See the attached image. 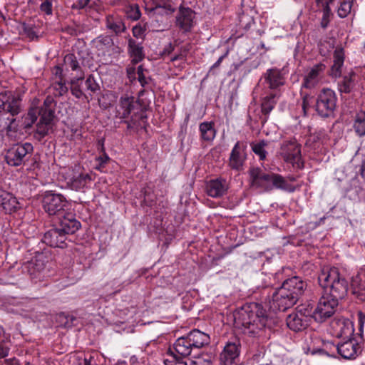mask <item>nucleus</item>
<instances>
[{
    "mask_svg": "<svg viewBox=\"0 0 365 365\" xmlns=\"http://www.w3.org/2000/svg\"><path fill=\"white\" fill-rule=\"evenodd\" d=\"M143 34V29L140 26H135L133 28V34L136 38H140Z\"/></svg>",
    "mask_w": 365,
    "mask_h": 365,
    "instance_id": "bf43d9fd",
    "label": "nucleus"
},
{
    "mask_svg": "<svg viewBox=\"0 0 365 365\" xmlns=\"http://www.w3.org/2000/svg\"><path fill=\"white\" fill-rule=\"evenodd\" d=\"M85 85L86 89L91 91V93H96L100 88L99 85L96 83L94 77L92 75H90L87 78L85 82Z\"/></svg>",
    "mask_w": 365,
    "mask_h": 365,
    "instance_id": "de8ad7c7",
    "label": "nucleus"
},
{
    "mask_svg": "<svg viewBox=\"0 0 365 365\" xmlns=\"http://www.w3.org/2000/svg\"><path fill=\"white\" fill-rule=\"evenodd\" d=\"M250 185L252 187L270 191L273 188L281 189L288 192H294V187L289 184L280 175L267 173L259 168L250 170Z\"/></svg>",
    "mask_w": 365,
    "mask_h": 365,
    "instance_id": "20e7f679",
    "label": "nucleus"
},
{
    "mask_svg": "<svg viewBox=\"0 0 365 365\" xmlns=\"http://www.w3.org/2000/svg\"><path fill=\"white\" fill-rule=\"evenodd\" d=\"M64 63L66 68H71L73 71H77L80 68L76 57L71 53L66 55L64 57Z\"/></svg>",
    "mask_w": 365,
    "mask_h": 365,
    "instance_id": "37998d69",
    "label": "nucleus"
},
{
    "mask_svg": "<svg viewBox=\"0 0 365 365\" xmlns=\"http://www.w3.org/2000/svg\"><path fill=\"white\" fill-rule=\"evenodd\" d=\"M268 143L266 140H260L259 142L251 144L252 151L261 160H264L267 157L266 147Z\"/></svg>",
    "mask_w": 365,
    "mask_h": 365,
    "instance_id": "ea45409f",
    "label": "nucleus"
},
{
    "mask_svg": "<svg viewBox=\"0 0 365 365\" xmlns=\"http://www.w3.org/2000/svg\"><path fill=\"white\" fill-rule=\"evenodd\" d=\"M280 154L284 161L292 164L294 168L302 169L304 168L301 145L295 139L284 141L281 145Z\"/></svg>",
    "mask_w": 365,
    "mask_h": 365,
    "instance_id": "0eeeda50",
    "label": "nucleus"
},
{
    "mask_svg": "<svg viewBox=\"0 0 365 365\" xmlns=\"http://www.w3.org/2000/svg\"><path fill=\"white\" fill-rule=\"evenodd\" d=\"M247 145L242 142H237L234 145L229 158V166L235 170H241L247 159Z\"/></svg>",
    "mask_w": 365,
    "mask_h": 365,
    "instance_id": "4468645a",
    "label": "nucleus"
},
{
    "mask_svg": "<svg viewBox=\"0 0 365 365\" xmlns=\"http://www.w3.org/2000/svg\"><path fill=\"white\" fill-rule=\"evenodd\" d=\"M296 303L294 297L291 296L287 291L280 287L272 294V300L269 301V308L274 312H284Z\"/></svg>",
    "mask_w": 365,
    "mask_h": 365,
    "instance_id": "1a4fd4ad",
    "label": "nucleus"
},
{
    "mask_svg": "<svg viewBox=\"0 0 365 365\" xmlns=\"http://www.w3.org/2000/svg\"><path fill=\"white\" fill-rule=\"evenodd\" d=\"M137 74L138 81L141 84L143 87H144L146 84L148 83V80L145 78L143 74V68L142 66H139L137 69Z\"/></svg>",
    "mask_w": 365,
    "mask_h": 365,
    "instance_id": "864d4df0",
    "label": "nucleus"
},
{
    "mask_svg": "<svg viewBox=\"0 0 365 365\" xmlns=\"http://www.w3.org/2000/svg\"><path fill=\"white\" fill-rule=\"evenodd\" d=\"M338 354L345 359H354L361 352L360 344L354 339L339 343L336 346Z\"/></svg>",
    "mask_w": 365,
    "mask_h": 365,
    "instance_id": "dca6fc26",
    "label": "nucleus"
},
{
    "mask_svg": "<svg viewBox=\"0 0 365 365\" xmlns=\"http://www.w3.org/2000/svg\"><path fill=\"white\" fill-rule=\"evenodd\" d=\"M263 78L267 87L272 90L279 91L286 81L285 73L277 68L267 69L264 73Z\"/></svg>",
    "mask_w": 365,
    "mask_h": 365,
    "instance_id": "f3484780",
    "label": "nucleus"
},
{
    "mask_svg": "<svg viewBox=\"0 0 365 365\" xmlns=\"http://www.w3.org/2000/svg\"><path fill=\"white\" fill-rule=\"evenodd\" d=\"M355 73L350 72L343 78V81L339 84V90L341 93H349L355 86Z\"/></svg>",
    "mask_w": 365,
    "mask_h": 365,
    "instance_id": "e433bc0d",
    "label": "nucleus"
},
{
    "mask_svg": "<svg viewBox=\"0 0 365 365\" xmlns=\"http://www.w3.org/2000/svg\"><path fill=\"white\" fill-rule=\"evenodd\" d=\"M190 45H186L181 47L180 52L179 54L175 55L170 58L171 61H175L177 60H185L187 53L190 51Z\"/></svg>",
    "mask_w": 365,
    "mask_h": 365,
    "instance_id": "8fccbe9b",
    "label": "nucleus"
},
{
    "mask_svg": "<svg viewBox=\"0 0 365 365\" xmlns=\"http://www.w3.org/2000/svg\"><path fill=\"white\" fill-rule=\"evenodd\" d=\"M240 354L238 344L228 342L220 354V361L223 365H232Z\"/></svg>",
    "mask_w": 365,
    "mask_h": 365,
    "instance_id": "bb28decb",
    "label": "nucleus"
},
{
    "mask_svg": "<svg viewBox=\"0 0 365 365\" xmlns=\"http://www.w3.org/2000/svg\"><path fill=\"white\" fill-rule=\"evenodd\" d=\"M281 287L287 291L291 296L294 297V299L297 302L304 292L306 283L299 277H292L286 279Z\"/></svg>",
    "mask_w": 365,
    "mask_h": 365,
    "instance_id": "aec40b11",
    "label": "nucleus"
},
{
    "mask_svg": "<svg viewBox=\"0 0 365 365\" xmlns=\"http://www.w3.org/2000/svg\"><path fill=\"white\" fill-rule=\"evenodd\" d=\"M54 113L51 109H46L41 113L39 121L36 124L34 137L38 140L48 135L53 130Z\"/></svg>",
    "mask_w": 365,
    "mask_h": 365,
    "instance_id": "f8f14e48",
    "label": "nucleus"
},
{
    "mask_svg": "<svg viewBox=\"0 0 365 365\" xmlns=\"http://www.w3.org/2000/svg\"><path fill=\"white\" fill-rule=\"evenodd\" d=\"M311 312L303 307H299L297 312L289 314L286 319L287 327L295 332L305 329L309 322Z\"/></svg>",
    "mask_w": 365,
    "mask_h": 365,
    "instance_id": "9d476101",
    "label": "nucleus"
},
{
    "mask_svg": "<svg viewBox=\"0 0 365 365\" xmlns=\"http://www.w3.org/2000/svg\"><path fill=\"white\" fill-rule=\"evenodd\" d=\"M318 280L324 289L323 293L337 300L346 295L349 282L336 267H323Z\"/></svg>",
    "mask_w": 365,
    "mask_h": 365,
    "instance_id": "f03ea898",
    "label": "nucleus"
},
{
    "mask_svg": "<svg viewBox=\"0 0 365 365\" xmlns=\"http://www.w3.org/2000/svg\"><path fill=\"white\" fill-rule=\"evenodd\" d=\"M110 158L106 153H103L102 155L96 158V161L98 164L96 165V169L98 170H102L104 168V165L109 161Z\"/></svg>",
    "mask_w": 365,
    "mask_h": 365,
    "instance_id": "603ef678",
    "label": "nucleus"
},
{
    "mask_svg": "<svg viewBox=\"0 0 365 365\" xmlns=\"http://www.w3.org/2000/svg\"><path fill=\"white\" fill-rule=\"evenodd\" d=\"M138 106V102L133 96L128 94L122 96L117 106L116 117L121 119L128 118Z\"/></svg>",
    "mask_w": 365,
    "mask_h": 365,
    "instance_id": "6ab92c4d",
    "label": "nucleus"
},
{
    "mask_svg": "<svg viewBox=\"0 0 365 365\" xmlns=\"http://www.w3.org/2000/svg\"><path fill=\"white\" fill-rule=\"evenodd\" d=\"M94 43L98 50H104L113 44V39L109 36H101L94 41Z\"/></svg>",
    "mask_w": 365,
    "mask_h": 365,
    "instance_id": "a19ab883",
    "label": "nucleus"
},
{
    "mask_svg": "<svg viewBox=\"0 0 365 365\" xmlns=\"http://www.w3.org/2000/svg\"><path fill=\"white\" fill-rule=\"evenodd\" d=\"M66 198L61 194L46 192L43 200L44 210L50 215H56L62 211L66 205Z\"/></svg>",
    "mask_w": 365,
    "mask_h": 365,
    "instance_id": "9b49d317",
    "label": "nucleus"
},
{
    "mask_svg": "<svg viewBox=\"0 0 365 365\" xmlns=\"http://www.w3.org/2000/svg\"><path fill=\"white\" fill-rule=\"evenodd\" d=\"M173 51V46L171 43H169L163 50V54H170Z\"/></svg>",
    "mask_w": 365,
    "mask_h": 365,
    "instance_id": "e2e57ef3",
    "label": "nucleus"
},
{
    "mask_svg": "<svg viewBox=\"0 0 365 365\" xmlns=\"http://www.w3.org/2000/svg\"><path fill=\"white\" fill-rule=\"evenodd\" d=\"M91 1V0H77L72 6L73 9H84Z\"/></svg>",
    "mask_w": 365,
    "mask_h": 365,
    "instance_id": "5fc2aeb1",
    "label": "nucleus"
},
{
    "mask_svg": "<svg viewBox=\"0 0 365 365\" xmlns=\"http://www.w3.org/2000/svg\"><path fill=\"white\" fill-rule=\"evenodd\" d=\"M78 365H91V364L88 360L85 359L82 361L79 362Z\"/></svg>",
    "mask_w": 365,
    "mask_h": 365,
    "instance_id": "338daca9",
    "label": "nucleus"
},
{
    "mask_svg": "<svg viewBox=\"0 0 365 365\" xmlns=\"http://www.w3.org/2000/svg\"><path fill=\"white\" fill-rule=\"evenodd\" d=\"M0 206L6 213H12L19 208V203L11 193L0 190Z\"/></svg>",
    "mask_w": 365,
    "mask_h": 365,
    "instance_id": "393cba45",
    "label": "nucleus"
},
{
    "mask_svg": "<svg viewBox=\"0 0 365 365\" xmlns=\"http://www.w3.org/2000/svg\"><path fill=\"white\" fill-rule=\"evenodd\" d=\"M106 29L115 36H119L126 31V26L123 16L118 14L106 15L105 18Z\"/></svg>",
    "mask_w": 365,
    "mask_h": 365,
    "instance_id": "412c9836",
    "label": "nucleus"
},
{
    "mask_svg": "<svg viewBox=\"0 0 365 365\" xmlns=\"http://www.w3.org/2000/svg\"><path fill=\"white\" fill-rule=\"evenodd\" d=\"M344 61V53L343 49H336L334 53V64L331 66L330 73L332 77L337 78L341 76Z\"/></svg>",
    "mask_w": 365,
    "mask_h": 365,
    "instance_id": "72a5a7b5",
    "label": "nucleus"
},
{
    "mask_svg": "<svg viewBox=\"0 0 365 365\" xmlns=\"http://www.w3.org/2000/svg\"><path fill=\"white\" fill-rule=\"evenodd\" d=\"M128 52L133 64L139 63L144 58L143 46L135 39L130 37L128 38Z\"/></svg>",
    "mask_w": 365,
    "mask_h": 365,
    "instance_id": "2f4dec72",
    "label": "nucleus"
},
{
    "mask_svg": "<svg viewBox=\"0 0 365 365\" xmlns=\"http://www.w3.org/2000/svg\"><path fill=\"white\" fill-rule=\"evenodd\" d=\"M5 363L6 365H32L29 362H25L24 364H22L20 363L19 360L16 358L6 359Z\"/></svg>",
    "mask_w": 365,
    "mask_h": 365,
    "instance_id": "6e6d98bb",
    "label": "nucleus"
},
{
    "mask_svg": "<svg viewBox=\"0 0 365 365\" xmlns=\"http://www.w3.org/2000/svg\"><path fill=\"white\" fill-rule=\"evenodd\" d=\"M353 0H343L337 10L340 18L346 17L351 11Z\"/></svg>",
    "mask_w": 365,
    "mask_h": 365,
    "instance_id": "79ce46f5",
    "label": "nucleus"
},
{
    "mask_svg": "<svg viewBox=\"0 0 365 365\" xmlns=\"http://www.w3.org/2000/svg\"><path fill=\"white\" fill-rule=\"evenodd\" d=\"M54 0H44L40 5V11L43 14L51 16L53 14V1Z\"/></svg>",
    "mask_w": 365,
    "mask_h": 365,
    "instance_id": "49530a36",
    "label": "nucleus"
},
{
    "mask_svg": "<svg viewBox=\"0 0 365 365\" xmlns=\"http://www.w3.org/2000/svg\"><path fill=\"white\" fill-rule=\"evenodd\" d=\"M92 180L91 175L88 173H80L71 178L68 183L72 190L81 191L84 188H86Z\"/></svg>",
    "mask_w": 365,
    "mask_h": 365,
    "instance_id": "7c9ffc66",
    "label": "nucleus"
},
{
    "mask_svg": "<svg viewBox=\"0 0 365 365\" xmlns=\"http://www.w3.org/2000/svg\"><path fill=\"white\" fill-rule=\"evenodd\" d=\"M199 130L202 140L211 142L216 135V130L212 122H203L200 124Z\"/></svg>",
    "mask_w": 365,
    "mask_h": 365,
    "instance_id": "f704fd0d",
    "label": "nucleus"
},
{
    "mask_svg": "<svg viewBox=\"0 0 365 365\" xmlns=\"http://www.w3.org/2000/svg\"><path fill=\"white\" fill-rule=\"evenodd\" d=\"M165 365H210L211 361L210 359H203L202 358H197L195 360H191L187 364L180 357H178L173 352L170 354V358L164 359Z\"/></svg>",
    "mask_w": 365,
    "mask_h": 365,
    "instance_id": "473e14b6",
    "label": "nucleus"
},
{
    "mask_svg": "<svg viewBox=\"0 0 365 365\" xmlns=\"http://www.w3.org/2000/svg\"><path fill=\"white\" fill-rule=\"evenodd\" d=\"M40 114V111L38 108H31L29 110L28 113L24 115L21 121L16 120L12 116V118L8 120H10L9 124L7 125V131H16L20 128L28 129L31 127V125L36 121L38 115Z\"/></svg>",
    "mask_w": 365,
    "mask_h": 365,
    "instance_id": "2eb2a0df",
    "label": "nucleus"
},
{
    "mask_svg": "<svg viewBox=\"0 0 365 365\" xmlns=\"http://www.w3.org/2000/svg\"><path fill=\"white\" fill-rule=\"evenodd\" d=\"M312 103V97L310 94L309 93H304V96L302 97V108L304 112V115H307V112L311 107Z\"/></svg>",
    "mask_w": 365,
    "mask_h": 365,
    "instance_id": "09e8293b",
    "label": "nucleus"
},
{
    "mask_svg": "<svg viewBox=\"0 0 365 365\" xmlns=\"http://www.w3.org/2000/svg\"><path fill=\"white\" fill-rule=\"evenodd\" d=\"M354 130L359 136L365 135V110L356 113L354 125Z\"/></svg>",
    "mask_w": 365,
    "mask_h": 365,
    "instance_id": "4c0bfd02",
    "label": "nucleus"
},
{
    "mask_svg": "<svg viewBox=\"0 0 365 365\" xmlns=\"http://www.w3.org/2000/svg\"><path fill=\"white\" fill-rule=\"evenodd\" d=\"M33 150L34 147L30 143L15 144L7 150L5 160L11 166H19L28 160Z\"/></svg>",
    "mask_w": 365,
    "mask_h": 365,
    "instance_id": "6e6552de",
    "label": "nucleus"
},
{
    "mask_svg": "<svg viewBox=\"0 0 365 365\" xmlns=\"http://www.w3.org/2000/svg\"><path fill=\"white\" fill-rule=\"evenodd\" d=\"M225 55L221 56L218 60L212 66L210 70V73L213 72L214 69L218 68L224 59Z\"/></svg>",
    "mask_w": 365,
    "mask_h": 365,
    "instance_id": "052dcab7",
    "label": "nucleus"
},
{
    "mask_svg": "<svg viewBox=\"0 0 365 365\" xmlns=\"http://www.w3.org/2000/svg\"><path fill=\"white\" fill-rule=\"evenodd\" d=\"M194 13L190 8H180L177 16L178 25L185 31L193 26Z\"/></svg>",
    "mask_w": 365,
    "mask_h": 365,
    "instance_id": "c85d7f7f",
    "label": "nucleus"
},
{
    "mask_svg": "<svg viewBox=\"0 0 365 365\" xmlns=\"http://www.w3.org/2000/svg\"><path fill=\"white\" fill-rule=\"evenodd\" d=\"M360 281H361V279L359 276H356L355 277H353L351 284L352 294L354 295H355L359 300L364 301L365 300V290L359 284Z\"/></svg>",
    "mask_w": 365,
    "mask_h": 365,
    "instance_id": "58836bf2",
    "label": "nucleus"
},
{
    "mask_svg": "<svg viewBox=\"0 0 365 365\" xmlns=\"http://www.w3.org/2000/svg\"><path fill=\"white\" fill-rule=\"evenodd\" d=\"M234 322L236 327L255 334L266 326L265 310L258 303L247 304L234 313Z\"/></svg>",
    "mask_w": 365,
    "mask_h": 365,
    "instance_id": "f257e3e1",
    "label": "nucleus"
},
{
    "mask_svg": "<svg viewBox=\"0 0 365 365\" xmlns=\"http://www.w3.org/2000/svg\"><path fill=\"white\" fill-rule=\"evenodd\" d=\"M141 14L138 6H135L133 9H132L130 14V18L133 20H138L140 18Z\"/></svg>",
    "mask_w": 365,
    "mask_h": 365,
    "instance_id": "13d9d810",
    "label": "nucleus"
},
{
    "mask_svg": "<svg viewBox=\"0 0 365 365\" xmlns=\"http://www.w3.org/2000/svg\"><path fill=\"white\" fill-rule=\"evenodd\" d=\"M42 240L50 247L63 248L66 246L67 236L56 225L46 232Z\"/></svg>",
    "mask_w": 365,
    "mask_h": 365,
    "instance_id": "a211bd4d",
    "label": "nucleus"
},
{
    "mask_svg": "<svg viewBox=\"0 0 365 365\" xmlns=\"http://www.w3.org/2000/svg\"><path fill=\"white\" fill-rule=\"evenodd\" d=\"M337 97L335 92L329 88H324L317 96L315 110L322 118L334 116L336 108Z\"/></svg>",
    "mask_w": 365,
    "mask_h": 365,
    "instance_id": "39448f33",
    "label": "nucleus"
},
{
    "mask_svg": "<svg viewBox=\"0 0 365 365\" xmlns=\"http://www.w3.org/2000/svg\"><path fill=\"white\" fill-rule=\"evenodd\" d=\"M53 95L55 96H62L68 91L66 84L61 81L56 82L53 85Z\"/></svg>",
    "mask_w": 365,
    "mask_h": 365,
    "instance_id": "a18cd8bd",
    "label": "nucleus"
},
{
    "mask_svg": "<svg viewBox=\"0 0 365 365\" xmlns=\"http://www.w3.org/2000/svg\"><path fill=\"white\" fill-rule=\"evenodd\" d=\"M9 113L13 117L20 112V108L16 101L6 93H0V113Z\"/></svg>",
    "mask_w": 365,
    "mask_h": 365,
    "instance_id": "cd10ccee",
    "label": "nucleus"
},
{
    "mask_svg": "<svg viewBox=\"0 0 365 365\" xmlns=\"http://www.w3.org/2000/svg\"><path fill=\"white\" fill-rule=\"evenodd\" d=\"M66 319H67V322L66 324V327H71L73 325H76V323L74 322L76 321V318L75 317H73L72 315H68L66 317Z\"/></svg>",
    "mask_w": 365,
    "mask_h": 365,
    "instance_id": "680f3d73",
    "label": "nucleus"
},
{
    "mask_svg": "<svg viewBox=\"0 0 365 365\" xmlns=\"http://www.w3.org/2000/svg\"><path fill=\"white\" fill-rule=\"evenodd\" d=\"M57 226L68 237V235H72L79 230L81 223L73 215L68 213L60 219Z\"/></svg>",
    "mask_w": 365,
    "mask_h": 365,
    "instance_id": "b1692460",
    "label": "nucleus"
},
{
    "mask_svg": "<svg viewBox=\"0 0 365 365\" xmlns=\"http://www.w3.org/2000/svg\"><path fill=\"white\" fill-rule=\"evenodd\" d=\"M338 305L339 300L322 293L316 308L311 312V317L317 322L322 323L334 315Z\"/></svg>",
    "mask_w": 365,
    "mask_h": 365,
    "instance_id": "423d86ee",
    "label": "nucleus"
},
{
    "mask_svg": "<svg viewBox=\"0 0 365 365\" xmlns=\"http://www.w3.org/2000/svg\"><path fill=\"white\" fill-rule=\"evenodd\" d=\"M210 342V336L198 329L190 331L185 336L178 338L168 351V358L173 352L178 357L183 358L190 356L192 351L199 349Z\"/></svg>",
    "mask_w": 365,
    "mask_h": 365,
    "instance_id": "7ed1b4c3",
    "label": "nucleus"
},
{
    "mask_svg": "<svg viewBox=\"0 0 365 365\" xmlns=\"http://www.w3.org/2000/svg\"><path fill=\"white\" fill-rule=\"evenodd\" d=\"M6 339L4 329L0 326V341Z\"/></svg>",
    "mask_w": 365,
    "mask_h": 365,
    "instance_id": "69168bd1",
    "label": "nucleus"
},
{
    "mask_svg": "<svg viewBox=\"0 0 365 365\" xmlns=\"http://www.w3.org/2000/svg\"><path fill=\"white\" fill-rule=\"evenodd\" d=\"M279 97V91L265 96L261 103L262 115L259 117L262 123H265L267 120L268 115L277 104V100Z\"/></svg>",
    "mask_w": 365,
    "mask_h": 365,
    "instance_id": "a878e982",
    "label": "nucleus"
},
{
    "mask_svg": "<svg viewBox=\"0 0 365 365\" xmlns=\"http://www.w3.org/2000/svg\"><path fill=\"white\" fill-rule=\"evenodd\" d=\"M228 189V184L225 179L216 178L210 180L206 184L207 194L215 198L223 196Z\"/></svg>",
    "mask_w": 365,
    "mask_h": 365,
    "instance_id": "5701e85b",
    "label": "nucleus"
},
{
    "mask_svg": "<svg viewBox=\"0 0 365 365\" xmlns=\"http://www.w3.org/2000/svg\"><path fill=\"white\" fill-rule=\"evenodd\" d=\"M330 329L331 335L336 338L349 339L354 332L353 323L346 319L332 320Z\"/></svg>",
    "mask_w": 365,
    "mask_h": 365,
    "instance_id": "ddd939ff",
    "label": "nucleus"
},
{
    "mask_svg": "<svg viewBox=\"0 0 365 365\" xmlns=\"http://www.w3.org/2000/svg\"><path fill=\"white\" fill-rule=\"evenodd\" d=\"M324 68L325 66L322 63L314 65L304 76L302 88H314L319 84Z\"/></svg>",
    "mask_w": 365,
    "mask_h": 365,
    "instance_id": "4be33fe9",
    "label": "nucleus"
},
{
    "mask_svg": "<svg viewBox=\"0 0 365 365\" xmlns=\"http://www.w3.org/2000/svg\"><path fill=\"white\" fill-rule=\"evenodd\" d=\"M9 346L7 339H4L0 341V358H4L8 356L9 352Z\"/></svg>",
    "mask_w": 365,
    "mask_h": 365,
    "instance_id": "3c124183",
    "label": "nucleus"
},
{
    "mask_svg": "<svg viewBox=\"0 0 365 365\" xmlns=\"http://www.w3.org/2000/svg\"><path fill=\"white\" fill-rule=\"evenodd\" d=\"M317 6L322 9L323 16L322 19V26L326 28L329 22V17L331 14L329 5L334 0H316Z\"/></svg>",
    "mask_w": 365,
    "mask_h": 365,
    "instance_id": "c9c22d12",
    "label": "nucleus"
},
{
    "mask_svg": "<svg viewBox=\"0 0 365 365\" xmlns=\"http://www.w3.org/2000/svg\"><path fill=\"white\" fill-rule=\"evenodd\" d=\"M361 175L365 180V160L362 162L361 166Z\"/></svg>",
    "mask_w": 365,
    "mask_h": 365,
    "instance_id": "0e129e2a",
    "label": "nucleus"
},
{
    "mask_svg": "<svg viewBox=\"0 0 365 365\" xmlns=\"http://www.w3.org/2000/svg\"><path fill=\"white\" fill-rule=\"evenodd\" d=\"M83 78V75L79 76L78 78H74L71 81V93L77 98H81L84 94L81 91L80 86L77 84V81Z\"/></svg>",
    "mask_w": 365,
    "mask_h": 365,
    "instance_id": "c03bdc74",
    "label": "nucleus"
},
{
    "mask_svg": "<svg viewBox=\"0 0 365 365\" xmlns=\"http://www.w3.org/2000/svg\"><path fill=\"white\" fill-rule=\"evenodd\" d=\"M135 68L133 66H129L127 68V76L130 81H133L135 79Z\"/></svg>",
    "mask_w": 365,
    "mask_h": 365,
    "instance_id": "4d7b16f0",
    "label": "nucleus"
},
{
    "mask_svg": "<svg viewBox=\"0 0 365 365\" xmlns=\"http://www.w3.org/2000/svg\"><path fill=\"white\" fill-rule=\"evenodd\" d=\"M150 12L156 14H170L175 11V8L170 0H153L151 7L146 6Z\"/></svg>",
    "mask_w": 365,
    "mask_h": 365,
    "instance_id": "c756f323",
    "label": "nucleus"
}]
</instances>
